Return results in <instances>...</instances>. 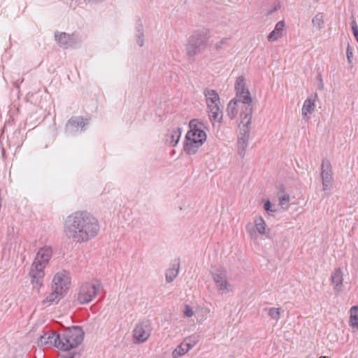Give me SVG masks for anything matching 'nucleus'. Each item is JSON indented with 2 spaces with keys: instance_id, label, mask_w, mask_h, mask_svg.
Listing matches in <instances>:
<instances>
[{
  "instance_id": "nucleus-1",
  "label": "nucleus",
  "mask_w": 358,
  "mask_h": 358,
  "mask_svg": "<svg viewBox=\"0 0 358 358\" xmlns=\"http://www.w3.org/2000/svg\"><path fill=\"white\" fill-rule=\"evenodd\" d=\"M99 223L90 213L79 210L68 215L64 223V234L72 242L81 243L96 236L99 231Z\"/></svg>"
},
{
  "instance_id": "nucleus-2",
  "label": "nucleus",
  "mask_w": 358,
  "mask_h": 358,
  "mask_svg": "<svg viewBox=\"0 0 358 358\" xmlns=\"http://www.w3.org/2000/svg\"><path fill=\"white\" fill-rule=\"evenodd\" d=\"M84 335L82 328L78 326L65 328L59 333L56 336L57 349L64 351L61 358H80V354L74 350L82 343Z\"/></svg>"
},
{
  "instance_id": "nucleus-3",
  "label": "nucleus",
  "mask_w": 358,
  "mask_h": 358,
  "mask_svg": "<svg viewBox=\"0 0 358 358\" xmlns=\"http://www.w3.org/2000/svg\"><path fill=\"white\" fill-rule=\"evenodd\" d=\"M52 257V249L44 247L38 250L29 271L34 287L39 289L43 284L44 268Z\"/></svg>"
},
{
  "instance_id": "nucleus-4",
  "label": "nucleus",
  "mask_w": 358,
  "mask_h": 358,
  "mask_svg": "<svg viewBox=\"0 0 358 358\" xmlns=\"http://www.w3.org/2000/svg\"><path fill=\"white\" fill-rule=\"evenodd\" d=\"M235 89L236 91V96L238 98V101H241L245 104V111L241 113V123L243 127L244 134L249 133L248 124H250L252 118V107L250 103L252 101L250 93L248 89L245 88V78L244 76H238L236 80Z\"/></svg>"
},
{
  "instance_id": "nucleus-5",
  "label": "nucleus",
  "mask_w": 358,
  "mask_h": 358,
  "mask_svg": "<svg viewBox=\"0 0 358 358\" xmlns=\"http://www.w3.org/2000/svg\"><path fill=\"white\" fill-rule=\"evenodd\" d=\"M210 35L208 29H202L192 33L187 40L186 53L189 58L203 52L210 45Z\"/></svg>"
},
{
  "instance_id": "nucleus-6",
  "label": "nucleus",
  "mask_w": 358,
  "mask_h": 358,
  "mask_svg": "<svg viewBox=\"0 0 358 358\" xmlns=\"http://www.w3.org/2000/svg\"><path fill=\"white\" fill-rule=\"evenodd\" d=\"M206 98L208 116L214 124L220 123L222 118V110L220 108V100L218 94L213 90H206L204 92Z\"/></svg>"
},
{
  "instance_id": "nucleus-7",
  "label": "nucleus",
  "mask_w": 358,
  "mask_h": 358,
  "mask_svg": "<svg viewBox=\"0 0 358 358\" xmlns=\"http://www.w3.org/2000/svg\"><path fill=\"white\" fill-rule=\"evenodd\" d=\"M102 288L101 284L97 282L83 284L79 289L77 300L80 304H85L91 302Z\"/></svg>"
},
{
  "instance_id": "nucleus-8",
  "label": "nucleus",
  "mask_w": 358,
  "mask_h": 358,
  "mask_svg": "<svg viewBox=\"0 0 358 358\" xmlns=\"http://www.w3.org/2000/svg\"><path fill=\"white\" fill-rule=\"evenodd\" d=\"M212 277L220 292L225 294L232 291V286L228 282L227 272L224 268H217L212 272Z\"/></svg>"
},
{
  "instance_id": "nucleus-9",
  "label": "nucleus",
  "mask_w": 358,
  "mask_h": 358,
  "mask_svg": "<svg viewBox=\"0 0 358 358\" xmlns=\"http://www.w3.org/2000/svg\"><path fill=\"white\" fill-rule=\"evenodd\" d=\"M184 150L188 155L195 154L206 141L207 136H185Z\"/></svg>"
},
{
  "instance_id": "nucleus-10",
  "label": "nucleus",
  "mask_w": 358,
  "mask_h": 358,
  "mask_svg": "<svg viewBox=\"0 0 358 358\" xmlns=\"http://www.w3.org/2000/svg\"><path fill=\"white\" fill-rule=\"evenodd\" d=\"M70 283V278L65 271L58 272L52 280V289L57 290L64 294L66 290L69 289Z\"/></svg>"
},
{
  "instance_id": "nucleus-11",
  "label": "nucleus",
  "mask_w": 358,
  "mask_h": 358,
  "mask_svg": "<svg viewBox=\"0 0 358 358\" xmlns=\"http://www.w3.org/2000/svg\"><path fill=\"white\" fill-rule=\"evenodd\" d=\"M89 124L88 119H84L81 116L71 117L65 125L66 132H83L85 127Z\"/></svg>"
},
{
  "instance_id": "nucleus-12",
  "label": "nucleus",
  "mask_w": 358,
  "mask_h": 358,
  "mask_svg": "<svg viewBox=\"0 0 358 358\" xmlns=\"http://www.w3.org/2000/svg\"><path fill=\"white\" fill-rule=\"evenodd\" d=\"M321 169L323 190L327 191L331 187L333 181L332 168L330 162L327 159L322 160Z\"/></svg>"
},
{
  "instance_id": "nucleus-13",
  "label": "nucleus",
  "mask_w": 358,
  "mask_h": 358,
  "mask_svg": "<svg viewBox=\"0 0 358 358\" xmlns=\"http://www.w3.org/2000/svg\"><path fill=\"white\" fill-rule=\"evenodd\" d=\"M152 327L149 322H143L138 324L134 330V338L138 343L145 342L150 336Z\"/></svg>"
},
{
  "instance_id": "nucleus-14",
  "label": "nucleus",
  "mask_w": 358,
  "mask_h": 358,
  "mask_svg": "<svg viewBox=\"0 0 358 358\" xmlns=\"http://www.w3.org/2000/svg\"><path fill=\"white\" fill-rule=\"evenodd\" d=\"M55 37L59 45L64 48L73 47L76 43L73 38L74 34L69 35L65 32H55Z\"/></svg>"
},
{
  "instance_id": "nucleus-15",
  "label": "nucleus",
  "mask_w": 358,
  "mask_h": 358,
  "mask_svg": "<svg viewBox=\"0 0 358 358\" xmlns=\"http://www.w3.org/2000/svg\"><path fill=\"white\" fill-rule=\"evenodd\" d=\"M188 130L186 134H206V131H209L207 127L204 124L197 119L192 120L187 124Z\"/></svg>"
},
{
  "instance_id": "nucleus-16",
  "label": "nucleus",
  "mask_w": 358,
  "mask_h": 358,
  "mask_svg": "<svg viewBox=\"0 0 358 358\" xmlns=\"http://www.w3.org/2000/svg\"><path fill=\"white\" fill-rule=\"evenodd\" d=\"M192 339V337L186 338L184 341L178 345L176 348L173 351L172 357L173 358H178V357H180L189 352V350L195 345V341L193 343L188 342V341Z\"/></svg>"
},
{
  "instance_id": "nucleus-17",
  "label": "nucleus",
  "mask_w": 358,
  "mask_h": 358,
  "mask_svg": "<svg viewBox=\"0 0 358 358\" xmlns=\"http://www.w3.org/2000/svg\"><path fill=\"white\" fill-rule=\"evenodd\" d=\"M58 334L55 331H48L45 333L43 335L41 336L38 345L41 346L43 345H53L55 348H57V339H56V336Z\"/></svg>"
},
{
  "instance_id": "nucleus-18",
  "label": "nucleus",
  "mask_w": 358,
  "mask_h": 358,
  "mask_svg": "<svg viewBox=\"0 0 358 358\" xmlns=\"http://www.w3.org/2000/svg\"><path fill=\"white\" fill-rule=\"evenodd\" d=\"M343 273L341 268L336 269L331 274V283L334 289L338 294L342 291Z\"/></svg>"
},
{
  "instance_id": "nucleus-19",
  "label": "nucleus",
  "mask_w": 358,
  "mask_h": 358,
  "mask_svg": "<svg viewBox=\"0 0 358 358\" xmlns=\"http://www.w3.org/2000/svg\"><path fill=\"white\" fill-rule=\"evenodd\" d=\"M63 294L57 290L52 289V292L49 294L46 298L42 301V304L45 307L51 305L57 304L63 297Z\"/></svg>"
},
{
  "instance_id": "nucleus-20",
  "label": "nucleus",
  "mask_w": 358,
  "mask_h": 358,
  "mask_svg": "<svg viewBox=\"0 0 358 358\" xmlns=\"http://www.w3.org/2000/svg\"><path fill=\"white\" fill-rule=\"evenodd\" d=\"M285 27L284 21H279L275 26L274 29L268 34L267 38L268 41H275L282 37V31Z\"/></svg>"
},
{
  "instance_id": "nucleus-21",
  "label": "nucleus",
  "mask_w": 358,
  "mask_h": 358,
  "mask_svg": "<svg viewBox=\"0 0 358 358\" xmlns=\"http://www.w3.org/2000/svg\"><path fill=\"white\" fill-rule=\"evenodd\" d=\"M250 136H241L237 140L238 153L242 158L245 155V151L248 146Z\"/></svg>"
},
{
  "instance_id": "nucleus-22",
  "label": "nucleus",
  "mask_w": 358,
  "mask_h": 358,
  "mask_svg": "<svg viewBox=\"0 0 358 358\" xmlns=\"http://www.w3.org/2000/svg\"><path fill=\"white\" fill-rule=\"evenodd\" d=\"M180 268L179 261L176 260L172 264L171 267L166 272V280L167 282H171L177 277Z\"/></svg>"
},
{
  "instance_id": "nucleus-23",
  "label": "nucleus",
  "mask_w": 358,
  "mask_h": 358,
  "mask_svg": "<svg viewBox=\"0 0 358 358\" xmlns=\"http://www.w3.org/2000/svg\"><path fill=\"white\" fill-rule=\"evenodd\" d=\"M315 99L308 98L305 101L302 107V116L303 118H309L315 109Z\"/></svg>"
},
{
  "instance_id": "nucleus-24",
  "label": "nucleus",
  "mask_w": 358,
  "mask_h": 358,
  "mask_svg": "<svg viewBox=\"0 0 358 358\" xmlns=\"http://www.w3.org/2000/svg\"><path fill=\"white\" fill-rule=\"evenodd\" d=\"M350 325L352 329H358V306H352L350 308Z\"/></svg>"
},
{
  "instance_id": "nucleus-25",
  "label": "nucleus",
  "mask_w": 358,
  "mask_h": 358,
  "mask_svg": "<svg viewBox=\"0 0 358 358\" xmlns=\"http://www.w3.org/2000/svg\"><path fill=\"white\" fill-rule=\"evenodd\" d=\"M238 102H239L238 99H233L227 105V112L230 119H234L238 113V110L236 108Z\"/></svg>"
},
{
  "instance_id": "nucleus-26",
  "label": "nucleus",
  "mask_w": 358,
  "mask_h": 358,
  "mask_svg": "<svg viewBox=\"0 0 358 358\" xmlns=\"http://www.w3.org/2000/svg\"><path fill=\"white\" fill-rule=\"evenodd\" d=\"M255 227L259 234H266V223L262 217H258L255 220Z\"/></svg>"
},
{
  "instance_id": "nucleus-27",
  "label": "nucleus",
  "mask_w": 358,
  "mask_h": 358,
  "mask_svg": "<svg viewBox=\"0 0 358 358\" xmlns=\"http://www.w3.org/2000/svg\"><path fill=\"white\" fill-rule=\"evenodd\" d=\"M278 196L279 197V204L282 208H287V205L289 201V195L286 194L283 190H280Z\"/></svg>"
},
{
  "instance_id": "nucleus-28",
  "label": "nucleus",
  "mask_w": 358,
  "mask_h": 358,
  "mask_svg": "<svg viewBox=\"0 0 358 358\" xmlns=\"http://www.w3.org/2000/svg\"><path fill=\"white\" fill-rule=\"evenodd\" d=\"M312 23L313 26L317 27L318 29H321L323 27L324 24L323 14L322 13L316 14V15L312 20Z\"/></svg>"
},
{
  "instance_id": "nucleus-29",
  "label": "nucleus",
  "mask_w": 358,
  "mask_h": 358,
  "mask_svg": "<svg viewBox=\"0 0 358 358\" xmlns=\"http://www.w3.org/2000/svg\"><path fill=\"white\" fill-rule=\"evenodd\" d=\"M268 315L272 319L278 320L281 315V309L280 308H270Z\"/></svg>"
},
{
  "instance_id": "nucleus-30",
  "label": "nucleus",
  "mask_w": 358,
  "mask_h": 358,
  "mask_svg": "<svg viewBox=\"0 0 358 358\" xmlns=\"http://www.w3.org/2000/svg\"><path fill=\"white\" fill-rule=\"evenodd\" d=\"M352 22H351V28L353 33V35L356 39V41L358 42V26L355 20L354 16L351 17Z\"/></svg>"
},
{
  "instance_id": "nucleus-31",
  "label": "nucleus",
  "mask_w": 358,
  "mask_h": 358,
  "mask_svg": "<svg viewBox=\"0 0 358 358\" xmlns=\"http://www.w3.org/2000/svg\"><path fill=\"white\" fill-rule=\"evenodd\" d=\"M135 36L136 38L138 37H144L143 24L140 20L139 22L136 26Z\"/></svg>"
},
{
  "instance_id": "nucleus-32",
  "label": "nucleus",
  "mask_w": 358,
  "mask_h": 358,
  "mask_svg": "<svg viewBox=\"0 0 358 358\" xmlns=\"http://www.w3.org/2000/svg\"><path fill=\"white\" fill-rule=\"evenodd\" d=\"M264 209L270 215H273L275 212V210L272 209V204L269 200L265 201Z\"/></svg>"
},
{
  "instance_id": "nucleus-33",
  "label": "nucleus",
  "mask_w": 358,
  "mask_h": 358,
  "mask_svg": "<svg viewBox=\"0 0 358 358\" xmlns=\"http://www.w3.org/2000/svg\"><path fill=\"white\" fill-rule=\"evenodd\" d=\"M184 315L187 317H190L194 315V311L189 305H185Z\"/></svg>"
},
{
  "instance_id": "nucleus-34",
  "label": "nucleus",
  "mask_w": 358,
  "mask_h": 358,
  "mask_svg": "<svg viewBox=\"0 0 358 358\" xmlns=\"http://www.w3.org/2000/svg\"><path fill=\"white\" fill-rule=\"evenodd\" d=\"M227 41V38H224L222 40H220V41H218L217 43H216V44H215L216 50H217V51L220 50L222 48L223 45L224 44H226Z\"/></svg>"
},
{
  "instance_id": "nucleus-35",
  "label": "nucleus",
  "mask_w": 358,
  "mask_h": 358,
  "mask_svg": "<svg viewBox=\"0 0 358 358\" xmlns=\"http://www.w3.org/2000/svg\"><path fill=\"white\" fill-rule=\"evenodd\" d=\"M185 130H188V127L186 123L181 124L177 127L178 134H182Z\"/></svg>"
},
{
  "instance_id": "nucleus-36",
  "label": "nucleus",
  "mask_w": 358,
  "mask_h": 358,
  "mask_svg": "<svg viewBox=\"0 0 358 358\" xmlns=\"http://www.w3.org/2000/svg\"><path fill=\"white\" fill-rule=\"evenodd\" d=\"M171 141L170 144L171 146H176L181 136H169Z\"/></svg>"
},
{
  "instance_id": "nucleus-37",
  "label": "nucleus",
  "mask_w": 358,
  "mask_h": 358,
  "mask_svg": "<svg viewBox=\"0 0 358 358\" xmlns=\"http://www.w3.org/2000/svg\"><path fill=\"white\" fill-rule=\"evenodd\" d=\"M346 55H347V58H348V62L351 63L352 62V58L353 57V53H352V51L351 50V49H350V48L349 46L347 48Z\"/></svg>"
},
{
  "instance_id": "nucleus-38",
  "label": "nucleus",
  "mask_w": 358,
  "mask_h": 358,
  "mask_svg": "<svg viewBox=\"0 0 358 358\" xmlns=\"http://www.w3.org/2000/svg\"><path fill=\"white\" fill-rule=\"evenodd\" d=\"M136 42L138 43V45L141 47H142L144 44V38L143 37H138L136 38Z\"/></svg>"
},
{
  "instance_id": "nucleus-39",
  "label": "nucleus",
  "mask_w": 358,
  "mask_h": 358,
  "mask_svg": "<svg viewBox=\"0 0 358 358\" xmlns=\"http://www.w3.org/2000/svg\"><path fill=\"white\" fill-rule=\"evenodd\" d=\"M251 228H252V225H250V224L247 225V227H246L247 231L251 234V236H252V232Z\"/></svg>"
},
{
  "instance_id": "nucleus-40",
  "label": "nucleus",
  "mask_w": 358,
  "mask_h": 358,
  "mask_svg": "<svg viewBox=\"0 0 358 358\" xmlns=\"http://www.w3.org/2000/svg\"><path fill=\"white\" fill-rule=\"evenodd\" d=\"M190 337H192V339L190 340V341H188L189 343H193L194 341H195V345L197 343V339L196 338V336H191Z\"/></svg>"
},
{
  "instance_id": "nucleus-41",
  "label": "nucleus",
  "mask_w": 358,
  "mask_h": 358,
  "mask_svg": "<svg viewBox=\"0 0 358 358\" xmlns=\"http://www.w3.org/2000/svg\"><path fill=\"white\" fill-rule=\"evenodd\" d=\"M5 137H6V138L8 139V136H3V135H1L0 136V141H2L4 140Z\"/></svg>"
},
{
  "instance_id": "nucleus-42",
  "label": "nucleus",
  "mask_w": 358,
  "mask_h": 358,
  "mask_svg": "<svg viewBox=\"0 0 358 358\" xmlns=\"http://www.w3.org/2000/svg\"><path fill=\"white\" fill-rule=\"evenodd\" d=\"M278 8L275 7L273 10L267 12V15L271 14L273 11L277 10Z\"/></svg>"
},
{
  "instance_id": "nucleus-43",
  "label": "nucleus",
  "mask_w": 358,
  "mask_h": 358,
  "mask_svg": "<svg viewBox=\"0 0 358 358\" xmlns=\"http://www.w3.org/2000/svg\"><path fill=\"white\" fill-rule=\"evenodd\" d=\"M320 84L319 85V89L322 90L323 88V83L322 79H320Z\"/></svg>"
},
{
  "instance_id": "nucleus-44",
  "label": "nucleus",
  "mask_w": 358,
  "mask_h": 358,
  "mask_svg": "<svg viewBox=\"0 0 358 358\" xmlns=\"http://www.w3.org/2000/svg\"><path fill=\"white\" fill-rule=\"evenodd\" d=\"M321 358H326L325 357H321Z\"/></svg>"
}]
</instances>
